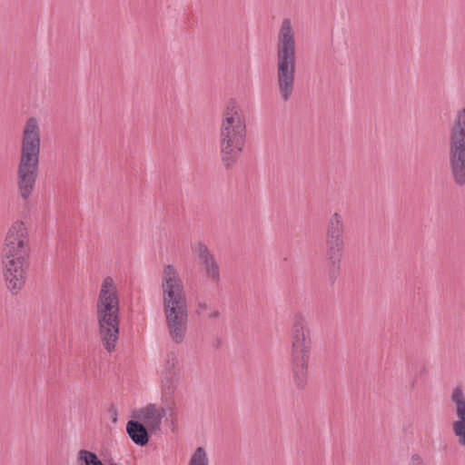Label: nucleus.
<instances>
[{
  "label": "nucleus",
  "mask_w": 465,
  "mask_h": 465,
  "mask_svg": "<svg viewBox=\"0 0 465 465\" xmlns=\"http://www.w3.org/2000/svg\"><path fill=\"white\" fill-rule=\"evenodd\" d=\"M28 232L23 222H15L8 230L2 249V263L7 288L17 293L25 285L30 253Z\"/></svg>",
  "instance_id": "nucleus-1"
},
{
  "label": "nucleus",
  "mask_w": 465,
  "mask_h": 465,
  "mask_svg": "<svg viewBox=\"0 0 465 465\" xmlns=\"http://www.w3.org/2000/svg\"><path fill=\"white\" fill-rule=\"evenodd\" d=\"M162 287L163 312L169 334L179 344L183 341L187 330V301L183 282L171 264L163 269Z\"/></svg>",
  "instance_id": "nucleus-2"
},
{
  "label": "nucleus",
  "mask_w": 465,
  "mask_h": 465,
  "mask_svg": "<svg viewBox=\"0 0 465 465\" xmlns=\"http://www.w3.org/2000/svg\"><path fill=\"white\" fill-rule=\"evenodd\" d=\"M40 128L36 118L25 123L21 142V154L17 168V185L24 200H27L35 186L40 155Z\"/></svg>",
  "instance_id": "nucleus-3"
},
{
  "label": "nucleus",
  "mask_w": 465,
  "mask_h": 465,
  "mask_svg": "<svg viewBox=\"0 0 465 465\" xmlns=\"http://www.w3.org/2000/svg\"><path fill=\"white\" fill-rule=\"evenodd\" d=\"M295 40L290 19L284 18L277 45V80L281 97L287 102L292 94L295 80Z\"/></svg>",
  "instance_id": "nucleus-4"
},
{
  "label": "nucleus",
  "mask_w": 465,
  "mask_h": 465,
  "mask_svg": "<svg viewBox=\"0 0 465 465\" xmlns=\"http://www.w3.org/2000/svg\"><path fill=\"white\" fill-rule=\"evenodd\" d=\"M291 371L297 389H304L308 381V366L312 341L311 330L303 316L296 315L291 333Z\"/></svg>",
  "instance_id": "nucleus-5"
},
{
  "label": "nucleus",
  "mask_w": 465,
  "mask_h": 465,
  "mask_svg": "<svg viewBox=\"0 0 465 465\" xmlns=\"http://www.w3.org/2000/svg\"><path fill=\"white\" fill-rule=\"evenodd\" d=\"M234 101L228 103L221 125L220 150L222 162L229 169L242 153L246 136V125L234 111Z\"/></svg>",
  "instance_id": "nucleus-6"
},
{
  "label": "nucleus",
  "mask_w": 465,
  "mask_h": 465,
  "mask_svg": "<svg viewBox=\"0 0 465 465\" xmlns=\"http://www.w3.org/2000/svg\"><path fill=\"white\" fill-rule=\"evenodd\" d=\"M99 335L109 352L115 349L119 337V298L114 292L100 291L96 303Z\"/></svg>",
  "instance_id": "nucleus-7"
},
{
  "label": "nucleus",
  "mask_w": 465,
  "mask_h": 465,
  "mask_svg": "<svg viewBox=\"0 0 465 465\" xmlns=\"http://www.w3.org/2000/svg\"><path fill=\"white\" fill-rule=\"evenodd\" d=\"M448 160L454 184L465 186V108L457 113L450 129Z\"/></svg>",
  "instance_id": "nucleus-8"
},
{
  "label": "nucleus",
  "mask_w": 465,
  "mask_h": 465,
  "mask_svg": "<svg viewBox=\"0 0 465 465\" xmlns=\"http://www.w3.org/2000/svg\"><path fill=\"white\" fill-rule=\"evenodd\" d=\"M345 226L341 216L334 213L329 222L326 231V260H341L344 250L343 232Z\"/></svg>",
  "instance_id": "nucleus-9"
},
{
  "label": "nucleus",
  "mask_w": 465,
  "mask_h": 465,
  "mask_svg": "<svg viewBox=\"0 0 465 465\" xmlns=\"http://www.w3.org/2000/svg\"><path fill=\"white\" fill-rule=\"evenodd\" d=\"M451 401L456 406L457 420L452 423L453 434L460 446L465 447V396L460 386H457L451 393Z\"/></svg>",
  "instance_id": "nucleus-10"
},
{
  "label": "nucleus",
  "mask_w": 465,
  "mask_h": 465,
  "mask_svg": "<svg viewBox=\"0 0 465 465\" xmlns=\"http://www.w3.org/2000/svg\"><path fill=\"white\" fill-rule=\"evenodd\" d=\"M178 359L173 352L167 354L163 371V387L165 396L172 395L179 381Z\"/></svg>",
  "instance_id": "nucleus-11"
},
{
  "label": "nucleus",
  "mask_w": 465,
  "mask_h": 465,
  "mask_svg": "<svg viewBox=\"0 0 465 465\" xmlns=\"http://www.w3.org/2000/svg\"><path fill=\"white\" fill-rule=\"evenodd\" d=\"M193 252L198 254V257L204 267L207 277H209L213 282L219 283L221 281L220 268L208 247L204 243L199 242L193 247Z\"/></svg>",
  "instance_id": "nucleus-12"
},
{
  "label": "nucleus",
  "mask_w": 465,
  "mask_h": 465,
  "mask_svg": "<svg viewBox=\"0 0 465 465\" xmlns=\"http://www.w3.org/2000/svg\"><path fill=\"white\" fill-rule=\"evenodd\" d=\"M133 417L138 420H143L151 432L160 430L161 417L157 415V409L153 403L135 411Z\"/></svg>",
  "instance_id": "nucleus-13"
},
{
  "label": "nucleus",
  "mask_w": 465,
  "mask_h": 465,
  "mask_svg": "<svg viewBox=\"0 0 465 465\" xmlns=\"http://www.w3.org/2000/svg\"><path fill=\"white\" fill-rule=\"evenodd\" d=\"M126 431L130 439L141 447L145 446L150 439L149 428L139 420H131L126 424Z\"/></svg>",
  "instance_id": "nucleus-14"
},
{
  "label": "nucleus",
  "mask_w": 465,
  "mask_h": 465,
  "mask_svg": "<svg viewBox=\"0 0 465 465\" xmlns=\"http://www.w3.org/2000/svg\"><path fill=\"white\" fill-rule=\"evenodd\" d=\"M103 460H101L94 452L81 450L78 452L77 462L79 465H104V462L108 463V465H117L113 458L106 459L105 454H103Z\"/></svg>",
  "instance_id": "nucleus-15"
},
{
  "label": "nucleus",
  "mask_w": 465,
  "mask_h": 465,
  "mask_svg": "<svg viewBox=\"0 0 465 465\" xmlns=\"http://www.w3.org/2000/svg\"><path fill=\"white\" fill-rule=\"evenodd\" d=\"M341 262V260H327V275L331 286L335 283L340 275Z\"/></svg>",
  "instance_id": "nucleus-16"
},
{
  "label": "nucleus",
  "mask_w": 465,
  "mask_h": 465,
  "mask_svg": "<svg viewBox=\"0 0 465 465\" xmlns=\"http://www.w3.org/2000/svg\"><path fill=\"white\" fill-rule=\"evenodd\" d=\"M188 465H208V458L204 448L198 447L195 450Z\"/></svg>",
  "instance_id": "nucleus-17"
},
{
  "label": "nucleus",
  "mask_w": 465,
  "mask_h": 465,
  "mask_svg": "<svg viewBox=\"0 0 465 465\" xmlns=\"http://www.w3.org/2000/svg\"><path fill=\"white\" fill-rule=\"evenodd\" d=\"M100 291H105L106 292H114V294H117V290L114 280L109 276L104 279Z\"/></svg>",
  "instance_id": "nucleus-18"
},
{
  "label": "nucleus",
  "mask_w": 465,
  "mask_h": 465,
  "mask_svg": "<svg viewBox=\"0 0 465 465\" xmlns=\"http://www.w3.org/2000/svg\"><path fill=\"white\" fill-rule=\"evenodd\" d=\"M108 412L110 413L111 415V418H112V421L114 423H115L117 421V410L115 408V406L114 404H111L109 409H108Z\"/></svg>",
  "instance_id": "nucleus-19"
},
{
  "label": "nucleus",
  "mask_w": 465,
  "mask_h": 465,
  "mask_svg": "<svg viewBox=\"0 0 465 465\" xmlns=\"http://www.w3.org/2000/svg\"><path fill=\"white\" fill-rule=\"evenodd\" d=\"M209 308L207 302H199L197 304L196 313L201 314L202 311L207 310Z\"/></svg>",
  "instance_id": "nucleus-20"
},
{
  "label": "nucleus",
  "mask_w": 465,
  "mask_h": 465,
  "mask_svg": "<svg viewBox=\"0 0 465 465\" xmlns=\"http://www.w3.org/2000/svg\"><path fill=\"white\" fill-rule=\"evenodd\" d=\"M166 411L165 409L161 408L160 410H157V415L161 417V420L165 416Z\"/></svg>",
  "instance_id": "nucleus-21"
},
{
  "label": "nucleus",
  "mask_w": 465,
  "mask_h": 465,
  "mask_svg": "<svg viewBox=\"0 0 465 465\" xmlns=\"http://www.w3.org/2000/svg\"><path fill=\"white\" fill-rule=\"evenodd\" d=\"M220 316L219 311H214L212 313L209 314L210 319L218 318Z\"/></svg>",
  "instance_id": "nucleus-22"
},
{
  "label": "nucleus",
  "mask_w": 465,
  "mask_h": 465,
  "mask_svg": "<svg viewBox=\"0 0 465 465\" xmlns=\"http://www.w3.org/2000/svg\"><path fill=\"white\" fill-rule=\"evenodd\" d=\"M427 373V369L425 366H422L420 371V375H424Z\"/></svg>",
  "instance_id": "nucleus-23"
},
{
  "label": "nucleus",
  "mask_w": 465,
  "mask_h": 465,
  "mask_svg": "<svg viewBox=\"0 0 465 465\" xmlns=\"http://www.w3.org/2000/svg\"><path fill=\"white\" fill-rule=\"evenodd\" d=\"M414 461L420 462V457L419 456H413L412 457Z\"/></svg>",
  "instance_id": "nucleus-24"
}]
</instances>
